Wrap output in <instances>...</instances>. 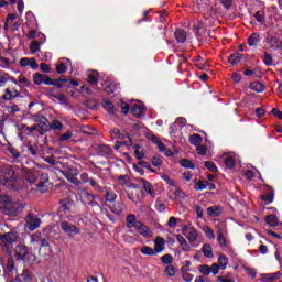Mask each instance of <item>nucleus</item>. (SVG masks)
I'll list each match as a JSON object with an SVG mask.
<instances>
[{"mask_svg":"<svg viewBox=\"0 0 282 282\" xmlns=\"http://www.w3.org/2000/svg\"><path fill=\"white\" fill-rule=\"evenodd\" d=\"M182 235L176 236V241L180 243L184 252H191L192 248H199V232L197 229L191 225L184 226L182 228ZM186 237V238H184ZM187 239V240H186ZM188 241V242H187Z\"/></svg>","mask_w":282,"mask_h":282,"instance_id":"f257e3e1","label":"nucleus"},{"mask_svg":"<svg viewBox=\"0 0 282 282\" xmlns=\"http://www.w3.org/2000/svg\"><path fill=\"white\" fill-rule=\"evenodd\" d=\"M1 184L7 186L9 191H19V184H17L19 175H17L14 166H7L1 170Z\"/></svg>","mask_w":282,"mask_h":282,"instance_id":"f03ea898","label":"nucleus"},{"mask_svg":"<svg viewBox=\"0 0 282 282\" xmlns=\"http://www.w3.org/2000/svg\"><path fill=\"white\" fill-rule=\"evenodd\" d=\"M0 210L3 215H9L10 217H17V209L14 208V202L8 194L0 195Z\"/></svg>","mask_w":282,"mask_h":282,"instance_id":"7ed1b4c3","label":"nucleus"},{"mask_svg":"<svg viewBox=\"0 0 282 282\" xmlns=\"http://www.w3.org/2000/svg\"><path fill=\"white\" fill-rule=\"evenodd\" d=\"M61 206L58 208V215L61 217H66V219H69V215L74 213V208L76 204L72 200V198H64L59 202Z\"/></svg>","mask_w":282,"mask_h":282,"instance_id":"20e7f679","label":"nucleus"},{"mask_svg":"<svg viewBox=\"0 0 282 282\" xmlns=\"http://www.w3.org/2000/svg\"><path fill=\"white\" fill-rule=\"evenodd\" d=\"M24 228L30 232H34V230L41 228V218H39V216H36L35 214L29 213L25 217Z\"/></svg>","mask_w":282,"mask_h":282,"instance_id":"39448f33","label":"nucleus"},{"mask_svg":"<svg viewBox=\"0 0 282 282\" xmlns=\"http://www.w3.org/2000/svg\"><path fill=\"white\" fill-rule=\"evenodd\" d=\"M59 226L64 235H67L68 237H76V235H80V228L67 220L62 221Z\"/></svg>","mask_w":282,"mask_h":282,"instance_id":"423d86ee","label":"nucleus"},{"mask_svg":"<svg viewBox=\"0 0 282 282\" xmlns=\"http://www.w3.org/2000/svg\"><path fill=\"white\" fill-rule=\"evenodd\" d=\"M33 83L34 85H48L53 86L54 85V79H52L50 76L41 73H34L33 74Z\"/></svg>","mask_w":282,"mask_h":282,"instance_id":"0eeeda50","label":"nucleus"},{"mask_svg":"<svg viewBox=\"0 0 282 282\" xmlns=\"http://www.w3.org/2000/svg\"><path fill=\"white\" fill-rule=\"evenodd\" d=\"M265 43L269 52H276L282 48V42L276 36H268Z\"/></svg>","mask_w":282,"mask_h":282,"instance_id":"6e6552de","label":"nucleus"},{"mask_svg":"<svg viewBox=\"0 0 282 282\" xmlns=\"http://www.w3.org/2000/svg\"><path fill=\"white\" fill-rule=\"evenodd\" d=\"M31 243H34L35 246H40V250L42 248H48V254H52V247H50V240L45 238L41 239L39 236L33 235L31 237Z\"/></svg>","mask_w":282,"mask_h":282,"instance_id":"1a4fd4ad","label":"nucleus"},{"mask_svg":"<svg viewBox=\"0 0 282 282\" xmlns=\"http://www.w3.org/2000/svg\"><path fill=\"white\" fill-rule=\"evenodd\" d=\"M20 67H30V69L36 72L39 69V63H36L34 57H22L20 59Z\"/></svg>","mask_w":282,"mask_h":282,"instance_id":"9d476101","label":"nucleus"},{"mask_svg":"<svg viewBox=\"0 0 282 282\" xmlns=\"http://www.w3.org/2000/svg\"><path fill=\"white\" fill-rule=\"evenodd\" d=\"M134 229L139 232V235H141V237H144V239L153 237V231L142 221L139 223Z\"/></svg>","mask_w":282,"mask_h":282,"instance_id":"9b49d317","label":"nucleus"},{"mask_svg":"<svg viewBox=\"0 0 282 282\" xmlns=\"http://www.w3.org/2000/svg\"><path fill=\"white\" fill-rule=\"evenodd\" d=\"M28 257H30V252H28V247L25 245H18L15 247V258L20 261H25Z\"/></svg>","mask_w":282,"mask_h":282,"instance_id":"f8f14e48","label":"nucleus"},{"mask_svg":"<svg viewBox=\"0 0 282 282\" xmlns=\"http://www.w3.org/2000/svg\"><path fill=\"white\" fill-rule=\"evenodd\" d=\"M35 124L37 126V129H41L42 131H48L50 130V120H47L42 115L35 116Z\"/></svg>","mask_w":282,"mask_h":282,"instance_id":"ddd939ff","label":"nucleus"},{"mask_svg":"<svg viewBox=\"0 0 282 282\" xmlns=\"http://www.w3.org/2000/svg\"><path fill=\"white\" fill-rule=\"evenodd\" d=\"M21 93L17 90L14 87L6 88L4 95L2 96V100H14V98H19Z\"/></svg>","mask_w":282,"mask_h":282,"instance_id":"4468645a","label":"nucleus"},{"mask_svg":"<svg viewBox=\"0 0 282 282\" xmlns=\"http://www.w3.org/2000/svg\"><path fill=\"white\" fill-rule=\"evenodd\" d=\"M131 112L134 118H144L147 116V108L142 104H134Z\"/></svg>","mask_w":282,"mask_h":282,"instance_id":"2eb2a0df","label":"nucleus"},{"mask_svg":"<svg viewBox=\"0 0 282 282\" xmlns=\"http://www.w3.org/2000/svg\"><path fill=\"white\" fill-rule=\"evenodd\" d=\"M17 241V234L14 232H7L0 237V243L3 246H12Z\"/></svg>","mask_w":282,"mask_h":282,"instance_id":"dca6fc26","label":"nucleus"},{"mask_svg":"<svg viewBox=\"0 0 282 282\" xmlns=\"http://www.w3.org/2000/svg\"><path fill=\"white\" fill-rule=\"evenodd\" d=\"M97 155H100L101 158H111V155H113V150L107 144H101L97 148Z\"/></svg>","mask_w":282,"mask_h":282,"instance_id":"f3484780","label":"nucleus"},{"mask_svg":"<svg viewBox=\"0 0 282 282\" xmlns=\"http://www.w3.org/2000/svg\"><path fill=\"white\" fill-rule=\"evenodd\" d=\"M139 184L142 185L143 191H145L148 195L152 196V198L155 199V189L153 188V185L149 183V181L140 178Z\"/></svg>","mask_w":282,"mask_h":282,"instance_id":"a211bd4d","label":"nucleus"},{"mask_svg":"<svg viewBox=\"0 0 282 282\" xmlns=\"http://www.w3.org/2000/svg\"><path fill=\"white\" fill-rule=\"evenodd\" d=\"M261 282H273V281H279V279H281V272L278 271L275 273H262L260 274Z\"/></svg>","mask_w":282,"mask_h":282,"instance_id":"6ab92c4d","label":"nucleus"},{"mask_svg":"<svg viewBox=\"0 0 282 282\" xmlns=\"http://www.w3.org/2000/svg\"><path fill=\"white\" fill-rule=\"evenodd\" d=\"M166 246V240L162 237H158L154 239V252L155 254H161V252H164V247Z\"/></svg>","mask_w":282,"mask_h":282,"instance_id":"aec40b11","label":"nucleus"},{"mask_svg":"<svg viewBox=\"0 0 282 282\" xmlns=\"http://www.w3.org/2000/svg\"><path fill=\"white\" fill-rule=\"evenodd\" d=\"M47 182H50V175L47 173H42L40 175V183H37V191H40V193H45V191H47L45 187Z\"/></svg>","mask_w":282,"mask_h":282,"instance_id":"412c9836","label":"nucleus"},{"mask_svg":"<svg viewBox=\"0 0 282 282\" xmlns=\"http://www.w3.org/2000/svg\"><path fill=\"white\" fill-rule=\"evenodd\" d=\"M140 223L135 214H130L126 217L127 228H137Z\"/></svg>","mask_w":282,"mask_h":282,"instance_id":"4be33fe9","label":"nucleus"},{"mask_svg":"<svg viewBox=\"0 0 282 282\" xmlns=\"http://www.w3.org/2000/svg\"><path fill=\"white\" fill-rule=\"evenodd\" d=\"M249 47H257L261 43V35L259 33H252L247 41Z\"/></svg>","mask_w":282,"mask_h":282,"instance_id":"5701e85b","label":"nucleus"},{"mask_svg":"<svg viewBox=\"0 0 282 282\" xmlns=\"http://www.w3.org/2000/svg\"><path fill=\"white\" fill-rule=\"evenodd\" d=\"M63 61H66V63L59 62L56 66L57 74H65V72H67V69H69L68 65H72V59L63 58Z\"/></svg>","mask_w":282,"mask_h":282,"instance_id":"b1692460","label":"nucleus"},{"mask_svg":"<svg viewBox=\"0 0 282 282\" xmlns=\"http://www.w3.org/2000/svg\"><path fill=\"white\" fill-rule=\"evenodd\" d=\"M83 204L89 205L90 202H94V199H100V197L89 193V192H82L80 194Z\"/></svg>","mask_w":282,"mask_h":282,"instance_id":"393cba45","label":"nucleus"},{"mask_svg":"<svg viewBox=\"0 0 282 282\" xmlns=\"http://www.w3.org/2000/svg\"><path fill=\"white\" fill-rule=\"evenodd\" d=\"M200 252H203L206 259H213L215 257V253L213 252V246H210V243L203 245Z\"/></svg>","mask_w":282,"mask_h":282,"instance_id":"a878e982","label":"nucleus"},{"mask_svg":"<svg viewBox=\"0 0 282 282\" xmlns=\"http://www.w3.org/2000/svg\"><path fill=\"white\" fill-rule=\"evenodd\" d=\"M101 107L110 115L113 116V113H116V108L113 106V104L111 102V100L109 99H104Z\"/></svg>","mask_w":282,"mask_h":282,"instance_id":"bb28decb","label":"nucleus"},{"mask_svg":"<svg viewBox=\"0 0 282 282\" xmlns=\"http://www.w3.org/2000/svg\"><path fill=\"white\" fill-rule=\"evenodd\" d=\"M217 241L223 250H228V248H230L228 240L224 237V231L218 232Z\"/></svg>","mask_w":282,"mask_h":282,"instance_id":"cd10ccee","label":"nucleus"},{"mask_svg":"<svg viewBox=\"0 0 282 282\" xmlns=\"http://www.w3.org/2000/svg\"><path fill=\"white\" fill-rule=\"evenodd\" d=\"M177 43H186V31L177 29L174 33Z\"/></svg>","mask_w":282,"mask_h":282,"instance_id":"c85d7f7f","label":"nucleus"},{"mask_svg":"<svg viewBox=\"0 0 282 282\" xmlns=\"http://www.w3.org/2000/svg\"><path fill=\"white\" fill-rule=\"evenodd\" d=\"M183 281L185 282H192L195 275L191 274V269H186V267L181 268Z\"/></svg>","mask_w":282,"mask_h":282,"instance_id":"c756f323","label":"nucleus"},{"mask_svg":"<svg viewBox=\"0 0 282 282\" xmlns=\"http://www.w3.org/2000/svg\"><path fill=\"white\" fill-rule=\"evenodd\" d=\"M221 213H223L221 207L212 206L207 208V215H209V217H219Z\"/></svg>","mask_w":282,"mask_h":282,"instance_id":"7c9ffc66","label":"nucleus"},{"mask_svg":"<svg viewBox=\"0 0 282 282\" xmlns=\"http://www.w3.org/2000/svg\"><path fill=\"white\" fill-rule=\"evenodd\" d=\"M170 199H176L177 202H184L186 199V193L182 189H176L174 196H170Z\"/></svg>","mask_w":282,"mask_h":282,"instance_id":"2f4dec72","label":"nucleus"},{"mask_svg":"<svg viewBox=\"0 0 282 282\" xmlns=\"http://www.w3.org/2000/svg\"><path fill=\"white\" fill-rule=\"evenodd\" d=\"M88 184H90L91 188H94L96 193H104L105 191H107V187L100 186V184H98V182H96V180L94 178H90Z\"/></svg>","mask_w":282,"mask_h":282,"instance_id":"473e14b6","label":"nucleus"},{"mask_svg":"<svg viewBox=\"0 0 282 282\" xmlns=\"http://www.w3.org/2000/svg\"><path fill=\"white\" fill-rule=\"evenodd\" d=\"M250 89H252V91H257L258 94H261L262 91H265V86L260 82H253L250 84Z\"/></svg>","mask_w":282,"mask_h":282,"instance_id":"72a5a7b5","label":"nucleus"},{"mask_svg":"<svg viewBox=\"0 0 282 282\" xmlns=\"http://www.w3.org/2000/svg\"><path fill=\"white\" fill-rule=\"evenodd\" d=\"M51 98H56L61 105H67V97L61 93H50Z\"/></svg>","mask_w":282,"mask_h":282,"instance_id":"f704fd0d","label":"nucleus"},{"mask_svg":"<svg viewBox=\"0 0 282 282\" xmlns=\"http://www.w3.org/2000/svg\"><path fill=\"white\" fill-rule=\"evenodd\" d=\"M102 87H104V91H106V94H113V91H116V84H113L110 80H107L106 83H104Z\"/></svg>","mask_w":282,"mask_h":282,"instance_id":"c9c22d12","label":"nucleus"},{"mask_svg":"<svg viewBox=\"0 0 282 282\" xmlns=\"http://www.w3.org/2000/svg\"><path fill=\"white\" fill-rule=\"evenodd\" d=\"M141 254H144L145 257H156L155 250L152 247L143 246L141 248Z\"/></svg>","mask_w":282,"mask_h":282,"instance_id":"e433bc0d","label":"nucleus"},{"mask_svg":"<svg viewBox=\"0 0 282 282\" xmlns=\"http://www.w3.org/2000/svg\"><path fill=\"white\" fill-rule=\"evenodd\" d=\"M112 213L115 215H122V213L124 212V203H116L112 208H111Z\"/></svg>","mask_w":282,"mask_h":282,"instance_id":"4c0bfd02","label":"nucleus"},{"mask_svg":"<svg viewBox=\"0 0 282 282\" xmlns=\"http://www.w3.org/2000/svg\"><path fill=\"white\" fill-rule=\"evenodd\" d=\"M242 55L239 53L231 54L228 58L230 65H239L241 63Z\"/></svg>","mask_w":282,"mask_h":282,"instance_id":"58836bf2","label":"nucleus"},{"mask_svg":"<svg viewBox=\"0 0 282 282\" xmlns=\"http://www.w3.org/2000/svg\"><path fill=\"white\" fill-rule=\"evenodd\" d=\"M195 191H206L208 188V182L194 180Z\"/></svg>","mask_w":282,"mask_h":282,"instance_id":"ea45409f","label":"nucleus"},{"mask_svg":"<svg viewBox=\"0 0 282 282\" xmlns=\"http://www.w3.org/2000/svg\"><path fill=\"white\" fill-rule=\"evenodd\" d=\"M265 221H267L268 226H271V227L279 226V218L276 217V215L271 214V215L267 216Z\"/></svg>","mask_w":282,"mask_h":282,"instance_id":"a19ab883","label":"nucleus"},{"mask_svg":"<svg viewBox=\"0 0 282 282\" xmlns=\"http://www.w3.org/2000/svg\"><path fill=\"white\" fill-rule=\"evenodd\" d=\"M116 199H118V195L116 194V192H113L111 188H106V202H116Z\"/></svg>","mask_w":282,"mask_h":282,"instance_id":"79ce46f5","label":"nucleus"},{"mask_svg":"<svg viewBox=\"0 0 282 282\" xmlns=\"http://www.w3.org/2000/svg\"><path fill=\"white\" fill-rule=\"evenodd\" d=\"M228 257L220 254L218 258V267H220V270H226L228 268Z\"/></svg>","mask_w":282,"mask_h":282,"instance_id":"37998d69","label":"nucleus"},{"mask_svg":"<svg viewBox=\"0 0 282 282\" xmlns=\"http://www.w3.org/2000/svg\"><path fill=\"white\" fill-rule=\"evenodd\" d=\"M41 44L39 41H32L29 48L31 50V54H36V52H41Z\"/></svg>","mask_w":282,"mask_h":282,"instance_id":"c03bdc74","label":"nucleus"},{"mask_svg":"<svg viewBox=\"0 0 282 282\" xmlns=\"http://www.w3.org/2000/svg\"><path fill=\"white\" fill-rule=\"evenodd\" d=\"M117 180L120 186H129V184H131V180L129 178V175H120L118 176Z\"/></svg>","mask_w":282,"mask_h":282,"instance_id":"a18cd8bd","label":"nucleus"},{"mask_svg":"<svg viewBox=\"0 0 282 282\" xmlns=\"http://www.w3.org/2000/svg\"><path fill=\"white\" fill-rule=\"evenodd\" d=\"M237 161L232 156L225 158V166H227V169H235Z\"/></svg>","mask_w":282,"mask_h":282,"instance_id":"49530a36","label":"nucleus"},{"mask_svg":"<svg viewBox=\"0 0 282 282\" xmlns=\"http://www.w3.org/2000/svg\"><path fill=\"white\" fill-rule=\"evenodd\" d=\"M189 142L194 147H199L202 144V137L199 134H193L189 137Z\"/></svg>","mask_w":282,"mask_h":282,"instance_id":"de8ad7c7","label":"nucleus"},{"mask_svg":"<svg viewBox=\"0 0 282 282\" xmlns=\"http://www.w3.org/2000/svg\"><path fill=\"white\" fill-rule=\"evenodd\" d=\"M181 166H183V169H191L192 171H195V164H193V161L188 159H183L181 161Z\"/></svg>","mask_w":282,"mask_h":282,"instance_id":"09e8293b","label":"nucleus"},{"mask_svg":"<svg viewBox=\"0 0 282 282\" xmlns=\"http://www.w3.org/2000/svg\"><path fill=\"white\" fill-rule=\"evenodd\" d=\"M263 63L267 67H272V65H274V59L270 53H264Z\"/></svg>","mask_w":282,"mask_h":282,"instance_id":"8fccbe9b","label":"nucleus"},{"mask_svg":"<svg viewBox=\"0 0 282 282\" xmlns=\"http://www.w3.org/2000/svg\"><path fill=\"white\" fill-rule=\"evenodd\" d=\"M253 17L258 23H261V25L265 23V13L263 11L256 12Z\"/></svg>","mask_w":282,"mask_h":282,"instance_id":"3c124183","label":"nucleus"},{"mask_svg":"<svg viewBox=\"0 0 282 282\" xmlns=\"http://www.w3.org/2000/svg\"><path fill=\"white\" fill-rule=\"evenodd\" d=\"M242 270H245V272H247V274L251 276V279H257V269L243 265Z\"/></svg>","mask_w":282,"mask_h":282,"instance_id":"603ef678","label":"nucleus"},{"mask_svg":"<svg viewBox=\"0 0 282 282\" xmlns=\"http://www.w3.org/2000/svg\"><path fill=\"white\" fill-rule=\"evenodd\" d=\"M7 151H8V153H10V155H12V158H14V160L21 158V152H19V150H17L12 145H9Z\"/></svg>","mask_w":282,"mask_h":282,"instance_id":"864d4df0","label":"nucleus"},{"mask_svg":"<svg viewBox=\"0 0 282 282\" xmlns=\"http://www.w3.org/2000/svg\"><path fill=\"white\" fill-rule=\"evenodd\" d=\"M203 232L205 234L207 239H215V231L213 230V228L205 226L203 227Z\"/></svg>","mask_w":282,"mask_h":282,"instance_id":"5fc2aeb1","label":"nucleus"},{"mask_svg":"<svg viewBox=\"0 0 282 282\" xmlns=\"http://www.w3.org/2000/svg\"><path fill=\"white\" fill-rule=\"evenodd\" d=\"M118 107L121 108V112L127 116L129 113V104L124 102V100L120 99L118 101Z\"/></svg>","mask_w":282,"mask_h":282,"instance_id":"6e6d98bb","label":"nucleus"},{"mask_svg":"<svg viewBox=\"0 0 282 282\" xmlns=\"http://www.w3.org/2000/svg\"><path fill=\"white\" fill-rule=\"evenodd\" d=\"M182 129L175 124V123H172L171 127H170V135L171 138H175V135H177V133H180Z\"/></svg>","mask_w":282,"mask_h":282,"instance_id":"4d7b16f0","label":"nucleus"},{"mask_svg":"<svg viewBox=\"0 0 282 282\" xmlns=\"http://www.w3.org/2000/svg\"><path fill=\"white\" fill-rule=\"evenodd\" d=\"M87 82L90 85H96V83H98V73L97 72H93L88 75Z\"/></svg>","mask_w":282,"mask_h":282,"instance_id":"13d9d810","label":"nucleus"},{"mask_svg":"<svg viewBox=\"0 0 282 282\" xmlns=\"http://www.w3.org/2000/svg\"><path fill=\"white\" fill-rule=\"evenodd\" d=\"M165 274H167V276H175L177 274V268L174 265H167L165 268Z\"/></svg>","mask_w":282,"mask_h":282,"instance_id":"bf43d9fd","label":"nucleus"},{"mask_svg":"<svg viewBox=\"0 0 282 282\" xmlns=\"http://www.w3.org/2000/svg\"><path fill=\"white\" fill-rule=\"evenodd\" d=\"M198 271L200 272V274H204L205 276H208L210 274V267L208 264H202L198 268Z\"/></svg>","mask_w":282,"mask_h":282,"instance_id":"052dcab7","label":"nucleus"},{"mask_svg":"<svg viewBox=\"0 0 282 282\" xmlns=\"http://www.w3.org/2000/svg\"><path fill=\"white\" fill-rule=\"evenodd\" d=\"M162 263H165V265H171L173 263V256L171 254H164L161 257Z\"/></svg>","mask_w":282,"mask_h":282,"instance_id":"680f3d73","label":"nucleus"},{"mask_svg":"<svg viewBox=\"0 0 282 282\" xmlns=\"http://www.w3.org/2000/svg\"><path fill=\"white\" fill-rule=\"evenodd\" d=\"M205 166H206V169L212 171V173H217V171H218L217 165H215V163H213L212 161H206Z\"/></svg>","mask_w":282,"mask_h":282,"instance_id":"e2e57ef3","label":"nucleus"},{"mask_svg":"<svg viewBox=\"0 0 282 282\" xmlns=\"http://www.w3.org/2000/svg\"><path fill=\"white\" fill-rule=\"evenodd\" d=\"M52 129H55L56 131H63V123L59 120L55 119L53 120Z\"/></svg>","mask_w":282,"mask_h":282,"instance_id":"0e129e2a","label":"nucleus"},{"mask_svg":"<svg viewBox=\"0 0 282 282\" xmlns=\"http://www.w3.org/2000/svg\"><path fill=\"white\" fill-rule=\"evenodd\" d=\"M174 123L177 124L181 129H184V127H186V118L178 117Z\"/></svg>","mask_w":282,"mask_h":282,"instance_id":"69168bd1","label":"nucleus"},{"mask_svg":"<svg viewBox=\"0 0 282 282\" xmlns=\"http://www.w3.org/2000/svg\"><path fill=\"white\" fill-rule=\"evenodd\" d=\"M74 135L72 131H67L66 133L62 134L59 137L61 142H67V140H70V138Z\"/></svg>","mask_w":282,"mask_h":282,"instance_id":"338daca9","label":"nucleus"},{"mask_svg":"<svg viewBox=\"0 0 282 282\" xmlns=\"http://www.w3.org/2000/svg\"><path fill=\"white\" fill-rule=\"evenodd\" d=\"M12 270H14V260L9 258L7 260L6 272H12Z\"/></svg>","mask_w":282,"mask_h":282,"instance_id":"774afa93","label":"nucleus"}]
</instances>
